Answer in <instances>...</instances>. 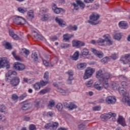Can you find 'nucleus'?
<instances>
[{
    "label": "nucleus",
    "mask_w": 130,
    "mask_h": 130,
    "mask_svg": "<svg viewBox=\"0 0 130 130\" xmlns=\"http://www.w3.org/2000/svg\"><path fill=\"white\" fill-rule=\"evenodd\" d=\"M45 81H49V72L48 71L44 73V77H43Z\"/></svg>",
    "instance_id": "obj_40"
},
{
    "label": "nucleus",
    "mask_w": 130,
    "mask_h": 130,
    "mask_svg": "<svg viewBox=\"0 0 130 130\" xmlns=\"http://www.w3.org/2000/svg\"><path fill=\"white\" fill-rule=\"evenodd\" d=\"M18 98L19 97L16 94H13L12 95V99L13 100V101H17Z\"/></svg>",
    "instance_id": "obj_56"
},
{
    "label": "nucleus",
    "mask_w": 130,
    "mask_h": 130,
    "mask_svg": "<svg viewBox=\"0 0 130 130\" xmlns=\"http://www.w3.org/2000/svg\"><path fill=\"white\" fill-rule=\"evenodd\" d=\"M29 130H36L35 125L31 124L29 126Z\"/></svg>",
    "instance_id": "obj_64"
},
{
    "label": "nucleus",
    "mask_w": 130,
    "mask_h": 130,
    "mask_svg": "<svg viewBox=\"0 0 130 130\" xmlns=\"http://www.w3.org/2000/svg\"><path fill=\"white\" fill-rule=\"evenodd\" d=\"M92 52L94 53L98 57L102 58L103 57L104 54L101 51H98L95 49H92Z\"/></svg>",
    "instance_id": "obj_20"
},
{
    "label": "nucleus",
    "mask_w": 130,
    "mask_h": 130,
    "mask_svg": "<svg viewBox=\"0 0 130 130\" xmlns=\"http://www.w3.org/2000/svg\"><path fill=\"white\" fill-rule=\"evenodd\" d=\"M80 42L79 41L73 40L72 41V45L73 47H76V48H80Z\"/></svg>",
    "instance_id": "obj_30"
},
{
    "label": "nucleus",
    "mask_w": 130,
    "mask_h": 130,
    "mask_svg": "<svg viewBox=\"0 0 130 130\" xmlns=\"http://www.w3.org/2000/svg\"><path fill=\"white\" fill-rule=\"evenodd\" d=\"M104 38L105 39L106 42H107V44L109 46L112 45V44H113V42L111 40V37H110L109 35H105L104 36Z\"/></svg>",
    "instance_id": "obj_16"
},
{
    "label": "nucleus",
    "mask_w": 130,
    "mask_h": 130,
    "mask_svg": "<svg viewBox=\"0 0 130 130\" xmlns=\"http://www.w3.org/2000/svg\"><path fill=\"white\" fill-rule=\"evenodd\" d=\"M31 59L33 61H36V62L38 61V55L37 54V53H34L31 54Z\"/></svg>",
    "instance_id": "obj_34"
},
{
    "label": "nucleus",
    "mask_w": 130,
    "mask_h": 130,
    "mask_svg": "<svg viewBox=\"0 0 130 130\" xmlns=\"http://www.w3.org/2000/svg\"><path fill=\"white\" fill-rule=\"evenodd\" d=\"M4 46L6 49H12V45L11 44H10V43L7 42L4 44Z\"/></svg>",
    "instance_id": "obj_46"
},
{
    "label": "nucleus",
    "mask_w": 130,
    "mask_h": 130,
    "mask_svg": "<svg viewBox=\"0 0 130 130\" xmlns=\"http://www.w3.org/2000/svg\"><path fill=\"white\" fill-rule=\"evenodd\" d=\"M32 87L35 88V91H38V90H40L41 85L39 82H37L36 84L32 85Z\"/></svg>",
    "instance_id": "obj_33"
},
{
    "label": "nucleus",
    "mask_w": 130,
    "mask_h": 130,
    "mask_svg": "<svg viewBox=\"0 0 130 130\" xmlns=\"http://www.w3.org/2000/svg\"><path fill=\"white\" fill-rule=\"evenodd\" d=\"M81 54L82 56H86L89 54V50L85 48L81 51Z\"/></svg>",
    "instance_id": "obj_35"
},
{
    "label": "nucleus",
    "mask_w": 130,
    "mask_h": 130,
    "mask_svg": "<svg viewBox=\"0 0 130 130\" xmlns=\"http://www.w3.org/2000/svg\"><path fill=\"white\" fill-rule=\"evenodd\" d=\"M103 121H106L110 118H112V121H116V114L115 113H109L108 114H104L101 116Z\"/></svg>",
    "instance_id": "obj_4"
},
{
    "label": "nucleus",
    "mask_w": 130,
    "mask_h": 130,
    "mask_svg": "<svg viewBox=\"0 0 130 130\" xmlns=\"http://www.w3.org/2000/svg\"><path fill=\"white\" fill-rule=\"evenodd\" d=\"M79 51L75 52L73 55L71 56V59H72V60H78V59H79Z\"/></svg>",
    "instance_id": "obj_25"
},
{
    "label": "nucleus",
    "mask_w": 130,
    "mask_h": 130,
    "mask_svg": "<svg viewBox=\"0 0 130 130\" xmlns=\"http://www.w3.org/2000/svg\"><path fill=\"white\" fill-rule=\"evenodd\" d=\"M1 112H6V107L4 105H0Z\"/></svg>",
    "instance_id": "obj_55"
},
{
    "label": "nucleus",
    "mask_w": 130,
    "mask_h": 130,
    "mask_svg": "<svg viewBox=\"0 0 130 130\" xmlns=\"http://www.w3.org/2000/svg\"><path fill=\"white\" fill-rule=\"evenodd\" d=\"M107 104H114L116 102V99L114 96H108L105 99Z\"/></svg>",
    "instance_id": "obj_13"
},
{
    "label": "nucleus",
    "mask_w": 130,
    "mask_h": 130,
    "mask_svg": "<svg viewBox=\"0 0 130 130\" xmlns=\"http://www.w3.org/2000/svg\"><path fill=\"white\" fill-rule=\"evenodd\" d=\"M117 122L122 126H125V125H126V124L125 123V119L122 116H119Z\"/></svg>",
    "instance_id": "obj_17"
},
{
    "label": "nucleus",
    "mask_w": 130,
    "mask_h": 130,
    "mask_svg": "<svg viewBox=\"0 0 130 130\" xmlns=\"http://www.w3.org/2000/svg\"><path fill=\"white\" fill-rule=\"evenodd\" d=\"M6 68V69H10V63L8 61L7 58H0V69Z\"/></svg>",
    "instance_id": "obj_9"
},
{
    "label": "nucleus",
    "mask_w": 130,
    "mask_h": 130,
    "mask_svg": "<svg viewBox=\"0 0 130 130\" xmlns=\"http://www.w3.org/2000/svg\"><path fill=\"white\" fill-rule=\"evenodd\" d=\"M70 45L67 43H62L61 44V48H63L64 49H67L70 47Z\"/></svg>",
    "instance_id": "obj_47"
},
{
    "label": "nucleus",
    "mask_w": 130,
    "mask_h": 130,
    "mask_svg": "<svg viewBox=\"0 0 130 130\" xmlns=\"http://www.w3.org/2000/svg\"><path fill=\"white\" fill-rule=\"evenodd\" d=\"M72 5L74 7V10L78 11L80 9V7H79V5H78V4H76V3H74Z\"/></svg>",
    "instance_id": "obj_58"
},
{
    "label": "nucleus",
    "mask_w": 130,
    "mask_h": 130,
    "mask_svg": "<svg viewBox=\"0 0 130 130\" xmlns=\"http://www.w3.org/2000/svg\"><path fill=\"white\" fill-rule=\"evenodd\" d=\"M55 20L57 24H58L59 26L61 27V28H63V27H66V26H67V22H66L63 19L58 17H56Z\"/></svg>",
    "instance_id": "obj_15"
},
{
    "label": "nucleus",
    "mask_w": 130,
    "mask_h": 130,
    "mask_svg": "<svg viewBox=\"0 0 130 130\" xmlns=\"http://www.w3.org/2000/svg\"><path fill=\"white\" fill-rule=\"evenodd\" d=\"M35 37L37 39H40V40H43V39H44V38H43V37H42V36L36 33V35H35Z\"/></svg>",
    "instance_id": "obj_52"
},
{
    "label": "nucleus",
    "mask_w": 130,
    "mask_h": 130,
    "mask_svg": "<svg viewBox=\"0 0 130 130\" xmlns=\"http://www.w3.org/2000/svg\"><path fill=\"white\" fill-rule=\"evenodd\" d=\"M93 84H94V82L92 80H90L85 83V85L86 87H88V88L93 87Z\"/></svg>",
    "instance_id": "obj_36"
},
{
    "label": "nucleus",
    "mask_w": 130,
    "mask_h": 130,
    "mask_svg": "<svg viewBox=\"0 0 130 130\" xmlns=\"http://www.w3.org/2000/svg\"><path fill=\"white\" fill-rule=\"evenodd\" d=\"M56 108L58 109V111H61L62 108H63V106L61 103H58L56 105Z\"/></svg>",
    "instance_id": "obj_45"
},
{
    "label": "nucleus",
    "mask_w": 130,
    "mask_h": 130,
    "mask_svg": "<svg viewBox=\"0 0 130 130\" xmlns=\"http://www.w3.org/2000/svg\"><path fill=\"white\" fill-rule=\"evenodd\" d=\"M119 80H123V81H126L127 78L124 75H119L118 76Z\"/></svg>",
    "instance_id": "obj_59"
},
{
    "label": "nucleus",
    "mask_w": 130,
    "mask_h": 130,
    "mask_svg": "<svg viewBox=\"0 0 130 130\" xmlns=\"http://www.w3.org/2000/svg\"><path fill=\"white\" fill-rule=\"evenodd\" d=\"M100 18V15L98 14L92 13L89 17L90 20L88 21V23L91 25H98L99 21H97Z\"/></svg>",
    "instance_id": "obj_5"
},
{
    "label": "nucleus",
    "mask_w": 130,
    "mask_h": 130,
    "mask_svg": "<svg viewBox=\"0 0 130 130\" xmlns=\"http://www.w3.org/2000/svg\"><path fill=\"white\" fill-rule=\"evenodd\" d=\"M14 68L18 71H24L25 70V65L23 63L16 62L14 63Z\"/></svg>",
    "instance_id": "obj_14"
},
{
    "label": "nucleus",
    "mask_w": 130,
    "mask_h": 130,
    "mask_svg": "<svg viewBox=\"0 0 130 130\" xmlns=\"http://www.w3.org/2000/svg\"><path fill=\"white\" fill-rule=\"evenodd\" d=\"M72 37H74V35L66 34L63 35V40H64L66 42H70V40Z\"/></svg>",
    "instance_id": "obj_18"
},
{
    "label": "nucleus",
    "mask_w": 130,
    "mask_h": 130,
    "mask_svg": "<svg viewBox=\"0 0 130 130\" xmlns=\"http://www.w3.org/2000/svg\"><path fill=\"white\" fill-rule=\"evenodd\" d=\"M49 92H50V88L46 87L41 90L39 92V94H41V95H44V94H46V93H49Z\"/></svg>",
    "instance_id": "obj_29"
},
{
    "label": "nucleus",
    "mask_w": 130,
    "mask_h": 130,
    "mask_svg": "<svg viewBox=\"0 0 130 130\" xmlns=\"http://www.w3.org/2000/svg\"><path fill=\"white\" fill-rule=\"evenodd\" d=\"M108 59H109V57H106L105 58H103V59H101V62L102 63H107L108 62Z\"/></svg>",
    "instance_id": "obj_51"
},
{
    "label": "nucleus",
    "mask_w": 130,
    "mask_h": 130,
    "mask_svg": "<svg viewBox=\"0 0 130 130\" xmlns=\"http://www.w3.org/2000/svg\"><path fill=\"white\" fill-rule=\"evenodd\" d=\"M17 11L21 14H25L28 12V9L25 8L18 7L17 8Z\"/></svg>",
    "instance_id": "obj_32"
},
{
    "label": "nucleus",
    "mask_w": 130,
    "mask_h": 130,
    "mask_svg": "<svg viewBox=\"0 0 130 130\" xmlns=\"http://www.w3.org/2000/svg\"><path fill=\"white\" fill-rule=\"evenodd\" d=\"M119 26L121 28V29H127V28H128L127 23L124 21H120L119 23Z\"/></svg>",
    "instance_id": "obj_19"
},
{
    "label": "nucleus",
    "mask_w": 130,
    "mask_h": 130,
    "mask_svg": "<svg viewBox=\"0 0 130 130\" xmlns=\"http://www.w3.org/2000/svg\"><path fill=\"white\" fill-rule=\"evenodd\" d=\"M21 50H22V52L24 54H25L26 56H28V55H29V53H30V52L27 49L23 48V49H22Z\"/></svg>",
    "instance_id": "obj_50"
},
{
    "label": "nucleus",
    "mask_w": 130,
    "mask_h": 130,
    "mask_svg": "<svg viewBox=\"0 0 130 130\" xmlns=\"http://www.w3.org/2000/svg\"><path fill=\"white\" fill-rule=\"evenodd\" d=\"M26 97H27V93H24L19 96V100H23Z\"/></svg>",
    "instance_id": "obj_60"
},
{
    "label": "nucleus",
    "mask_w": 130,
    "mask_h": 130,
    "mask_svg": "<svg viewBox=\"0 0 130 130\" xmlns=\"http://www.w3.org/2000/svg\"><path fill=\"white\" fill-rule=\"evenodd\" d=\"M39 83H40V85H41V86H46V85H47V84H48V83L49 82L48 80H45V81L44 80H41Z\"/></svg>",
    "instance_id": "obj_48"
},
{
    "label": "nucleus",
    "mask_w": 130,
    "mask_h": 130,
    "mask_svg": "<svg viewBox=\"0 0 130 130\" xmlns=\"http://www.w3.org/2000/svg\"><path fill=\"white\" fill-rule=\"evenodd\" d=\"M104 42H105V39L104 40L103 39L100 38L96 41V43L98 44H99V45H103Z\"/></svg>",
    "instance_id": "obj_41"
},
{
    "label": "nucleus",
    "mask_w": 130,
    "mask_h": 130,
    "mask_svg": "<svg viewBox=\"0 0 130 130\" xmlns=\"http://www.w3.org/2000/svg\"><path fill=\"white\" fill-rule=\"evenodd\" d=\"M94 73H95V69L91 68H87L85 70L83 78L84 80H87V79L91 78V77H92V75H93Z\"/></svg>",
    "instance_id": "obj_8"
},
{
    "label": "nucleus",
    "mask_w": 130,
    "mask_h": 130,
    "mask_svg": "<svg viewBox=\"0 0 130 130\" xmlns=\"http://www.w3.org/2000/svg\"><path fill=\"white\" fill-rule=\"evenodd\" d=\"M86 66L85 63H78L77 67L78 70H84V69H86Z\"/></svg>",
    "instance_id": "obj_31"
},
{
    "label": "nucleus",
    "mask_w": 130,
    "mask_h": 130,
    "mask_svg": "<svg viewBox=\"0 0 130 130\" xmlns=\"http://www.w3.org/2000/svg\"><path fill=\"white\" fill-rule=\"evenodd\" d=\"M52 7V10L54 12L55 14H60L62 11H63V9L61 8H58L56 6V4L54 3H52L51 5Z\"/></svg>",
    "instance_id": "obj_12"
},
{
    "label": "nucleus",
    "mask_w": 130,
    "mask_h": 130,
    "mask_svg": "<svg viewBox=\"0 0 130 130\" xmlns=\"http://www.w3.org/2000/svg\"><path fill=\"white\" fill-rule=\"evenodd\" d=\"M67 75H68L69 78L73 79H74V71L73 70H69L67 72Z\"/></svg>",
    "instance_id": "obj_37"
},
{
    "label": "nucleus",
    "mask_w": 130,
    "mask_h": 130,
    "mask_svg": "<svg viewBox=\"0 0 130 130\" xmlns=\"http://www.w3.org/2000/svg\"><path fill=\"white\" fill-rule=\"evenodd\" d=\"M93 111H99L101 109V107L99 106H95L92 108Z\"/></svg>",
    "instance_id": "obj_62"
},
{
    "label": "nucleus",
    "mask_w": 130,
    "mask_h": 130,
    "mask_svg": "<svg viewBox=\"0 0 130 130\" xmlns=\"http://www.w3.org/2000/svg\"><path fill=\"white\" fill-rule=\"evenodd\" d=\"M27 15L29 18H34V12H33L32 10H30L27 12Z\"/></svg>",
    "instance_id": "obj_49"
},
{
    "label": "nucleus",
    "mask_w": 130,
    "mask_h": 130,
    "mask_svg": "<svg viewBox=\"0 0 130 130\" xmlns=\"http://www.w3.org/2000/svg\"><path fill=\"white\" fill-rule=\"evenodd\" d=\"M13 22L17 25H24L26 23V20L23 17L16 16L13 18Z\"/></svg>",
    "instance_id": "obj_7"
},
{
    "label": "nucleus",
    "mask_w": 130,
    "mask_h": 130,
    "mask_svg": "<svg viewBox=\"0 0 130 130\" xmlns=\"http://www.w3.org/2000/svg\"><path fill=\"white\" fill-rule=\"evenodd\" d=\"M23 82L25 83H27L28 84H30V83H32V81H31V79H28L27 78H23Z\"/></svg>",
    "instance_id": "obj_61"
},
{
    "label": "nucleus",
    "mask_w": 130,
    "mask_h": 130,
    "mask_svg": "<svg viewBox=\"0 0 130 130\" xmlns=\"http://www.w3.org/2000/svg\"><path fill=\"white\" fill-rule=\"evenodd\" d=\"M114 38L116 40H120L121 39V34L117 33L114 36Z\"/></svg>",
    "instance_id": "obj_44"
},
{
    "label": "nucleus",
    "mask_w": 130,
    "mask_h": 130,
    "mask_svg": "<svg viewBox=\"0 0 130 130\" xmlns=\"http://www.w3.org/2000/svg\"><path fill=\"white\" fill-rule=\"evenodd\" d=\"M57 92H59V93H60L62 94V95H65V94L67 93V91L66 90L60 88L58 87L57 90Z\"/></svg>",
    "instance_id": "obj_42"
},
{
    "label": "nucleus",
    "mask_w": 130,
    "mask_h": 130,
    "mask_svg": "<svg viewBox=\"0 0 130 130\" xmlns=\"http://www.w3.org/2000/svg\"><path fill=\"white\" fill-rule=\"evenodd\" d=\"M12 55H13L14 57L15 58V59L16 60H19V61H22V59H21L20 58V56H18V55H16V52L15 51H13L12 53Z\"/></svg>",
    "instance_id": "obj_43"
},
{
    "label": "nucleus",
    "mask_w": 130,
    "mask_h": 130,
    "mask_svg": "<svg viewBox=\"0 0 130 130\" xmlns=\"http://www.w3.org/2000/svg\"><path fill=\"white\" fill-rule=\"evenodd\" d=\"M48 12H49V9L45 7H42L40 9L39 14L41 16L42 15H44L46 13H48Z\"/></svg>",
    "instance_id": "obj_28"
},
{
    "label": "nucleus",
    "mask_w": 130,
    "mask_h": 130,
    "mask_svg": "<svg viewBox=\"0 0 130 130\" xmlns=\"http://www.w3.org/2000/svg\"><path fill=\"white\" fill-rule=\"evenodd\" d=\"M67 29L70 31H77L78 30V26H77V25H73L72 24H70L67 27Z\"/></svg>",
    "instance_id": "obj_26"
},
{
    "label": "nucleus",
    "mask_w": 130,
    "mask_h": 130,
    "mask_svg": "<svg viewBox=\"0 0 130 130\" xmlns=\"http://www.w3.org/2000/svg\"><path fill=\"white\" fill-rule=\"evenodd\" d=\"M42 18H41V21L45 22V21H48L49 18H50V14L49 13L42 14Z\"/></svg>",
    "instance_id": "obj_23"
},
{
    "label": "nucleus",
    "mask_w": 130,
    "mask_h": 130,
    "mask_svg": "<svg viewBox=\"0 0 130 130\" xmlns=\"http://www.w3.org/2000/svg\"><path fill=\"white\" fill-rule=\"evenodd\" d=\"M55 104L54 100H51L49 101L48 107H53Z\"/></svg>",
    "instance_id": "obj_53"
},
{
    "label": "nucleus",
    "mask_w": 130,
    "mask_h": 130,
    "mask_svg": "<svg viewBox=\"0 0 130 130\" xmlns=\"http://www.w3.org/2000/svg\"><path fill=\"white\" fill-rule=\"evenodd\" d=\"M100 85H101V83L99 81H96L94 83L93 87L94 89L98 90V91H101V90L103 89V86H100Z\"/></svg>",
    "instance_id": "obj_21"
},
{
    "label": "nucleus",
    "mask_w": 130,
    "mask_h": 130,
    "mask_svg": "<svg viewBox=\"0 0 130 130\" xmlns=\"http://www.w3.org/2000/svg\"><path fill=\"white\" fill-rule=\"evenodd\" d=\"M77 105H75V104L73 103H71L69 105V108L70 110H73V109H76V108H77Z\"/></svg>",
    "instance_id": "obj_38"
},
{
    "label": "nucleus",
    "mask_w": 130,
    "mask_h": 130,
    "mask_svg": "<svg viewBox=\"0 0 130 130\" xmlns=\"http://www.w3.org/2000/svg\"><path fill=\"white\" fill-rule=\"evenodd\" d=\"M85 129V124L81 123L78 125V130Z\"/></svg>",
    "instance_id": "obj_57"
},
{
    "label": "nucleus",
    "mask_w": 130,
    "mask_h": 130,
    "mask_svg": "<svg viewBox=\"0 0 130 130\" xmlns=\"http://www.w3.org/2000/svg\"><path fill=\"white\" fill-rule=\"evenodd\" d=\"M119 93L123 96L122 101L126 103L128 106H130V100L128 98V93L125 89H122L121 88H119Z\"/></svg>",
    "instance_id": "obj_3"
},
{
    "label": "nucleus",
    "mask_w": 130,
    "mask_h": 130,
    "mask_svg": "<svg viewBox=\"0 0 130 130\" xmlns=\"http://www.w3.org/2000/svg\"><path fill=\"white\" fill-rule=\"evenodd\" d=\"M112 88L114 90H117L118 89V90H119V89H120V88H119V84H118V83H114L112 84Z\"/></svg>",
    "instance_id": "obj_39"
},
{
    "label": "nucleus",
    "mask_w": 130,
    "mask_h": 130,
    "mask_svg": "<svg viewBox=\"0 0 130 130\" xmlns=\"http://www.w3.org/2000/svg\"><path fill=\"white\" fill-rule=\"evenodd\" d=\"M92 8H93V9H94L95 10H97V9H99V4H96L94 5H92Z\"/></svg>",
    "instance_id": "obj_63"
},
{
    "label": "nucleus",
    "mask_w": 130,
    "mask_h": 130,
    "mask_svg": "<svg viewBox=\"0 0 130 130\" xmlns=\"http://www.w3.org/2000/svg\"><path fill=\"white\" fill-rule=\"evenodd\" d=\"M121 85L123 87V88H127V87L128 86V84L125 81H122L121 83Z\"/></svg>",
    "instance_id": "obj_54"
},
{
    "label": "nucleus",
    "mask_w": 130,
    "mask_h": 130,
    "mask_svg": "<svg viewBox=\"0 0 130 130\" xmlns=\"http://www.w3.org/2000/svg\"><path fill=\"white\" fill-rule=\"evenodd\" d=\"M111 74L109 73H103L102 70H100L96 72V78L99 79L100 82H103V86L105 89H107L109 85L108 84V79H110Z\"/></svg>",
    "instance_id": "obj_1"
},
{
    "label": "nucleus",
    "mask_w": 130,
    "mask_h": 130,
    "mask_svg": "<svg viewBox=\"0 0 130 130\" xmlns=\"http://www.w3.org/2000/svg\"><path fill=\"white\" fill-rule=\"evenodd\" d=\"M47 102V100L46 99H36L34 102V106L37 108H41V107H44V104H46Z\"/></svg>",
    "instance_id": "obj_6"
},
{
    "label": "nucleus",
    "mask_w": 130,
    "mask_h": 130,
    "mask_svg": "<svg viewBox=\"0 0 130 130\" xmlns=\"http://www.w3.org/2000/svg\"><path fill=\"white\" fill-rule=\"evenodd\" d=\"M58 126V123L56 122H52V123H47L45 125V128L48 129L50 128L51 130H56Z\"/></svg>",
    "instance_id": "obj_10"
},
{
    "label": "nucleus",
    "mask_w": 130,
    "mask_h": 130,
    "mask_svg": "<svg viewBox=\"0 0 130 130\" xmlns=\"http://www.w3.org/2000/svg\"><path fill=\"white\" fill-rule=\"evenodd\" d=\"M31 107H32L31 103H27L22 105L21 109H22V110H28V109H30Z\"/></svg>",
    "instance_id": "obj_22"
},
{
    "label": "nucleus",
    "mask_w": 130,
    "mask_h": 130,
    "mask_svg": "<svg viewBox=\"0 0 130 130\" xmlns=\"http://www.w3.org/2000/svg\"><path fill=\"white\" fill-rule=\"evenodd\" d=\"M120 61H121V63H123V64H126L127 62L130 64V54H127L124 57H121Z\"/></svg>",
    "instance_id": "obj_11"
},
{
    "label": "nucleus",
    "mask_w": 130,
    "mask_h": 130,
    "mask_svg": "<svg viewBox=\"0 0 130 130\" xmlns=\"http://www.w3.org/2000/svg\"><path fill=\"white\" fill-rule=\"evenodd\" d=\"M76 3L77 5H79L81 10H84V9H85L86 5L81 0H76Z\"/></svg>",
    "instance_id": "obj_27"
},
{
    "label": "nucleus",
    "mask_w": 130,
    "mask_h": 130,
    "mask_svg": "<svg viewBox=\"0 0 130 130\" xmlns=\"http://www.w3.org/2000/svg\"><path fill=\"white\" fill-rule=\"evenodd\" d=\"M13 76H17V72L16 71H13L12 70L9 71L6 74V81H9L10 80V85L12 87H17L19 84H20V78L18 77H14L11 80L10 78H12Z\"/></svg>",
    "instance_id": "obj_2"
},
{
    "label": "nucleus",
    "mask_w": 130,
    "mask_h": 130,
    "mask_svg": "<svg viewBox=\"0 0 130 130\" xmlns=\"http://www.w3.org/2000/svg\"><path fill=\"white\" fill-rule=\"evenodd\" d=\"M9 35H10V36L12 37V38H13V39H15V40H19V39H20V38L19 37V36H18V35H16L15 34V32H14V31H13V30L9 31Z\"/></svg>",
    "instance_id": "obj_24"
}]
</instances>
